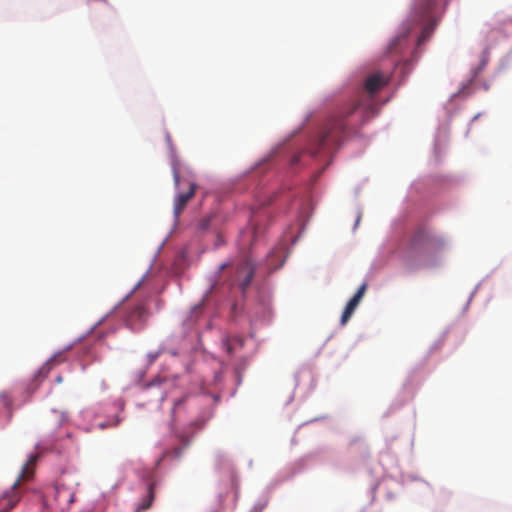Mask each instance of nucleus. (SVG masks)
<instances>
[{
  "label": "nucleus",
  "mask_w": 512,
  "mask_h": 512,
  "mask_svg": "<svg viewBox=\"0 0 512 512\" xmlns=\"http://www.w3.org/2000/svg\"><path fill=\"white\" fill-rule=\"evenodd\" d=\"M359 108H364L365 113L373 114L375 105L371 100L351 102L341 108V110L333 115L321 129L312 148L311 154L316 156L322 152H329L337 148L348 131L349 117L352 116Z\"/></svg>",
  "instance_id": "f257e3e1"
},
{
  "label": "nucleus",
  "mask_w": 512,
  "mask_h": 512,
  "mask_svg": "<svg viewBox=\"0 0 512 512\" xmlns=\"http://www.w3.org/2000/svg\"><path fill=\"white\" fill-rule=\"evenodd\" d=\"M37 459V454L31 455L29 457L27 462L23 465L16 481L0 497V512H9L19 503L22 497L20 486L23 482L29 481L33 478L34 466L37 462Z\"/></svg>",
  "instance_id": "f03ea898"
},
{
  "label": "nucleus",
  "mask_w": 512,
  "mask_h": 512,
  "mask_svg": "<svg viewBox=\"0 0 512 512\" xmlns=\"http://www.w3.org/2000/svg\"><path fill=\"white\" fill-rule=\"evenodd\" d=\"M440 3V0H417L414 6L415 16L419 18V21H424L425 24L422 31L417 39V44L421 45L429 39L431 36L435 22L432 17V10L435 6Z\"/></svg>",
  "instance_id": "7ed1b4c3"
},
{
  "label": "nucleus",
  "mask_w": 512,
  "mask_h": 512,
  "mask_svg": "<svg viewBox=\"0 0 512 512\" xmlns=\"http://www.w3.org/2000/svg\"><path fill=\"white\" fill-rule=\"evenodd\" d=\"M444 246V240L428 230L417 231L411 242V250L416 254L436 252Z\"/></svg>",
  "instance_id": "20e7f679"
},
{
  "label": "nucleus",
  "mask_w": 512,
  "mask_h": 512,
  "mask_svg": "<svg viewBox=\"0 0 512 512\" xmlns=\"http://www.w3.org/2000/svg\"><path fill=\"white\" fill-rule=\"evenodd\" d=\"M172 170L175 187L179 188L181 185L187 186L185 191H179L174 198L173 213L177 220L180 214L184 211L187 203L194 197L197 185L190 180L181 179L179 171L175 166Z\"/></svg>",
  "instance_id": "39448f33"
},
{
  "label": "nucleus",
  "mask_w": 512,
  "mask_h": 512,
  "mask_svg": "<svg viewBox=\"0 0 512 512\" xmlns=\"http://www.w3.org/2000/svg\"><path fill=\"white\" fill-rule=\"evenodd\" d=\"M75 500V490L64 484L57 483L52 491L51 495L46 501V505L59 511L67 510Z\"/></svg>",
  "instance_id": "423d86ee"
},
{
  "label": "nucleus",
  "mask_w": 512,
  "mask_h": 512,
  "mask_svg": "<svg viewBox=\"0 0 512 512\" xmlns=\"http://www.w3.org/2000/svg\"><path fill=\"white\" fill-rule=\"evenodd\" d=\"M233 281L238 283L243 293L249 288L255 273V267L249 258H245L232 265Z\"/></svg>",
  "instance_id": "0eeeda50"
},
{
  "label": "nucleus",
  "mask_w": 512,
  "mask_h": 512,
  "mask_svg": "<svg viewBox=\"0 0 512 512\" xmlns=\"http://www.w3.org/2000/svg\"><path fill=\"white\" fill-rule=\"evenodd\" d=\"M389 83V77L381 72H374L367 77L364 83V90L369 96L378 92Z\"/></svg>",
  "instance_id": "6e6552de"
},
{
  "label": "nucleus",
  "mask_w": 512,
  "mask_h": 512,
  "mask_svg": "<svg viewBox=\"0 0 512 512\" xmlns=\"http://www.w3.org/2000/svg\"><path fill=\"white\" fill-rule=\"evenodd\" d=\"M367 289V284L363 283L355 293V295L348 301L341 316V325H345L353 315L357 306L361 302Z\"/></svg>",
  "instance_id": "1a4fd4ad"
},
{
  "label": "nucleus",
  "mask_w": 512,
  "mask_h": 512,
  "mask_svg": "<svg viewBox=\"0 0 512 512\" xmlns=\"http://www.w3.org/2000/svg\"><path fill=\"white\" fill-rule=\"evenodd\" d=\"M148 316V312L143 305H136L127 317V323L132 329H140Z\"/></svg>",
  "instance_id": "9d476101"
},
{
  "label": "nucleus",
  "mask_w": 512,
  "mask_h": 512,
  "mask_svg": "<svg viewBox=\"0 0 512 512\" xmlns=\"http://www.w3.org/2000/svg\"><path fill=\"white\" fill-rule=\"evenodd\" d=\"M154 498H155L154 483H150L147 487L146 496L141 499L135 512H142V511L149 509L152 506Z\"/></svg>",
  "instance_id": "9b49d317"
},
{
  "label": "nucleus",
  "mask_w": 512,
  "mask_h": 512,
  "mask_svg": "<svg viewBox=\"0 0 512 512\" xmlns=\"http://www.w3.org/2000/svg\"><path fill=\"white\" fill-rule=\"evenodd\" d=\"M56 359L51 358L48 360L37 372L36 378L37 379H44L48 376L50 370L52 369L53 365L55 364Z\"/></svg>",
  "instance_id": "f8f14e48"
},
{
  "label": "nucleus",
  "mask_w": 512,
  "mask_h": 512,
  "mask_svg": "<svg viewBox=\"0 0 512 512\" xmlns=\"http://www.w3.org/2000/svg\"><path fill=\"white\" fill-rule=\"evenodd\" d=\"M406 34H403V35H400L398 37H396L389 45V51L392 53L394 51H397L398 49V46L401 45L402 41L405 40L406 38Z\"/></svg>",
  "instance_id": "ddd939ff"
},
{
  "label": "nucleus",
  "mask_w": 512,
  "mask_h": 512,
  "mask_svg": "<svg viewBox=\"0 0 512 512\" xmlns=\"http://www.w3.org/2000/svg\"><path fill=\"white\" fill-rule=\"evenodd\" d=\"M0 401L7 408L12 405V399L7 392H3L0 394Z\"/></svg>",
  "instance_id": "4468645a"
},
{
  "label": "nucleus",
  "mask_w": 512,
  "mask_h": 512,
  "mask_svg": "<svg viewBox=\"0 0 512 512\" xmlns=\"http://www.w3.org/2000/svg\"><path fill=\"white\" fill-rule=\"evenodd\" d=\"M186 400V397H183L179 400H177L174 405H173V408H172V417H173V420H175V417H176V412L177 410L180 408V406L185 402Z\"/></svg>",
  "instance_id": "2eb2a0df"
},
{
  "label": "nucleus",
  "mask_w": 512,
  "mask_h": 512,
  "mask_svg": "<svg viewBox=\"0 0 512 512\" xmlns=\"http://www.w3.org/2000/svg\"><path fill=\"white\" fill-rule=\"evenodd\" d=\"M120 423V419L118 417H116L112 423L110 422H107V423H101L99 424V426L104 429V428H107V427H112V426H117L118 424Z\"/></svg>",
  "instance_id": "dca6fc26"
},
{
  "label": "nucleus",
  "mask_w": 512,
  "mask_h": 512,
  "mask_svg": "<svg viewBox=\"0 0 512 512\" xmlns=\"http://www.w3.org/2000/svg\"><path fill=\"white\" fill-rule=\"evenodd\" d=\"M148 356H149V358H150V361H149V362H150V363H152V362H154V361L157 359V357L159 356V352H156V353H150Z\"/></svg>",
  "instance_id": "f3484780"
},
{
  "label": "nucleus",
  "mask_w": 512,
  "mask_h": 512,
  "mask_svg": "<svg viewBox=\"0 0 512 512\" xmlns=\"http://www.w3.org/2000/svg\"><path fill=\"white\" fill-rule=\"evenodd\" d=\"M174 453H175V456H176V457H180V456H181V453H182L181 448H175V449H174Z\"/></svg>",
  "instance_id": "a211bd4d"
},
{
  "label": "nucleus",
  "mask_w": 512,
  "mask_h": 512,
  "mask_svg": "<svg viewBox=\"0 0 512 512\" xmlns=\"http://www.w3.org/2000/svg\"><path fill=\"white\" fill-rule=\"evenodd\" d=\"M228 266H229V264H228V263H223V264H221V266H220V270L222 271V270H224L225 268H227Z\"/></svg>",
  "instance_id": "6ab92c4d"
},
{
  "label": "nucleus",
  "mask_w": 512,
  "mask_h": 512,
  "mask_svg": "<svg viewBox=\"0 0 512 512\" xmlns=\"http://www.w3.org/2000/svg\"><path fill=\"white\" fill-rule=\"evenodd\" d=\"M57 381H58V382H61V381H62V377H61V376H58V377H57Z\"/></svg>",
  "instance_id": "aec40b11"
},
{
  "label": "nucleus",
  "mask_w": 512,
  "mask_h": 512,
  "mask_svg": "<svg viewBox=\"0 0 512 512\" xmlns=\"http://www.w3.org/2000/svg\"><path fill=\"white\" fill-rule=\"evenodd\" d=\"M407 265L409 266L410 269L413 268L412 264L411 263H407Z\"/></svg>",
  "instance_id": "412c9836"
},
{
  "label": "nucleus",
  "mask_w": 512,
  "mask_h": 512,
  "mask_svg": "<svg viewBox=\"0 0 512 512\" xmlns=\"http://www.w3.org/2000/svg\"><path fill=\"white\" fill-rule=\"evenodd\" d=\"M276 253V251H272L271 254L269 255V257H271L272 255H274Z\"/></svg>",
  "instance_id": "4be33fe9"
}]
</instances>
